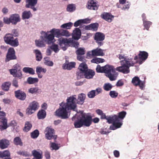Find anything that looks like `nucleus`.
Instances as JSON below:
<instances>
[{"label":"nucleus","mask_w":159,"mask_h":159,"mask_svg":"<svg viewBox=\"0 0 159 159\" xmlns=\"http://www.w3.org/2000/svg\"><path fill=\"white\" fill-rule=\"evenodd\" d=\"M50 146L52 148V150H57L59 148V147L58 146V144H56L55 143L51 142L50 143Z\"/></svg>","instance_id":"60"},{"label":"nucleus","mask_w":159,"mask_h":159,"mask_svg":"<svg viewBox=\"0 0 159 159\" xmlns=\"http://www.w3.org/2000/svg\"><path fill=\"white\" fill-rule=\"evenodd\" d=\"M10 34H7L4 37L5 42L8 44H9L14 38Z\"/></svg>","instance_id":"29"},{"label":"nucleus","mask_w":159,"mask_h":159,"mask_svg":"<svg viewBox=\"0 0 159 159\" xmlns=\"http://www.w3.org/2000/svg\"><path fill=\"white\" fill-rule=\"evenodd\" d=\"M61 107L56 111V115L62 119H66L68 118L70 115V109L63 104L62 102L60 104Z\"/></svg>","instance_id":"4"},{"label":"nucleus","mask_w":159,"mask_h":159,"mask_svg":"<svg viewBox=\"0 0 159 159\" xmlns=\"http://www.w3.org/2000/svg\"><path fill=\"white\" fill-rule=\"evenodd\" d=\"M0 158L3 159H11L9 151L7 150L0 151Z\"/></svg>","instance_id":"20"},{"label":"nucleus","mask_w":159,"mask_h":159,"mask_svg":"<svg viewBox=\"0 0 159 159\" xmlns=\"http://www.w3.org/2000/svg\"><path fill=\"white\" fill-rule=\"evenodd\" d=\"M98 23H94L91 24L89 25L85 26V29L88 30H92L94 31H96L98 29Z\"/></svg>","instance_id":"22"},{"label":"nucleus","mask_w":159,"mask_h":159,"mask_svg":"<svg viewBox=\"0 0 159 159\" xmlns=\"http://www.w3.org/2000/svg\"><path fill=\"white\" fill-rule=\"evenodd\" d=\"M81 35V32L79 28H76L73 30L72 34V38L75 40H78Z\"/></svg>","instance_id":"19"},{"label":"nucleus","mask_w":159,"mask_h":159,"mask_svg":"<svg viewBox=\"0 0 159 159\" xmlns=\"http://www.w3.org/2000/svg\"><path fill=\"white\" fill-rule=\"evenodd\" d=\"M47 70L46 68H43L41 67L37 66L36 68V72L39 73L42 72L45 73L46 72Z\"/></svg>","instance_id":"55"},{"label":"nucleus","mask_w":159,"mask_h":159,"mask_svg":"<svg viewBox=\"0 0 159 159\" xmlns=\"http://www.w3.org/2000/svg\"><path fill=\"white\" fill-rule=\"evenodd\" d=\"M11 22L12 25H16L20 20V17L18 14H15L10 16Z\"/></svg>","instance_id":"15"},{"label":"nucleus","mask_w":159,"mask_h":159,"mask_svg":"<svg viewBox=\"0 0 159 159\" xmlns=\"http://www.w3.org/2000/svg\"><path fill=\"white\" fill-rule=\"evenodd\" d=\"M72 39H67L61 38L58 39V43L63 51L66 50L70 46V43L72 42Z\"/></svg>","instance_id":"8"},{"label":"nucleus","mask_w":159,"mask_h":159,"mask_svg":"<svg viewBox=\"0 0 159 159\" xmlns=\"http://www.w3.org/2000/svg\"><path fill=\"white\" fill-rule=\"evenodd\" d=\"M23 71L25 73H29L31 75L35 74L34 70L32 68L25 67L23 68Z\"/></svg>","instance_id":"37"},{"label":"nucleus","mask_w":159,"mask_h":159,"mask_svg":"<svg viewBox=\"0 0 159 159\" xmlns=\"http://www.w3.org/2000/svg\"><path fill=\"white\" fill-rule=\"evenodd\" d=\"M75 63L74 62H71L68 64H65L63 66V68L64 69L70 70L72 68L75 67Z\"/></svg>","instance_id":"30"},{"label":"nucleus","mask_w":159,"mask_h":159,"mask_svg":"<svg viewBox=\"0 0 159 159\" xmlns=\"http://www.w3.org/2000/svg\"><path fill=\"white\" fill-rule=\"evenodd\" d=\"M117 67L115 69L113 66L109 65L107 68V70L105 72L106 75L111 81H114L116 80L118 73L116 72V70H116Z\"/></svg>","instance_id":"6"},{"label":"nucleus","mask_w":159,"mask_h":159,"mask_svg":"<svg viewBox=\"0 0 159 159\" xmlns=\"http://www.w3.org/2000/svg\"><path fill=\"white\" fill-rule=\"evenodd\" d=\"M109 65H107L103 66H101L98 65L97 66L96 68V70L98 73H104L105 74V72L107 70V68L108 67Z\"/></svg>","instance_id":"26"},{"label":"nucleus","mask_w":159,"mask_h":159,"mask_svg":"<svg viewBox=\"0 0 159 159\" xmlns=\"http://www.w3.org/2000/svg\"><path fill=\"white\" fill-rule=\"evenodd\" d=\"M88 97L89 98H93L96 95V93L93 90H92L88 93Z\"/></svg>","instance_id":"59"},{"label":"nucleus","mask_w":159,"mask_h":159,"mask_svg":"<svg viewBox=\"0 0 159 159\" xmlns=\"http://www.w3.org/2000/svg\"><path fill=\"white\" fill-rule=\"evenodd\" d=\"M76 9V7L75 4H71L68 5L67 7V11L69 12H72L75 11Z\"/></svg>","instance_id":"43"},{"label":"nucleus","mask_w":159,"mask_h":159,"mask_svg":"<svg viewBox=\"0 0 159 159\" xmlns=\"http://www.w3.org/2000/svg\"><path fill=\"white\" fill-rule=\"evenodd\" d=\"M98 3L93 0L89 1L87 6V7L88 9L94 10H97L98 8Z\"/></svg>","instance_id":"16"},{"label":"nucleus","mask_w":159,"mask_h":159,"mask_svg":"<svg viewBox=\"0 0 159 159\" xmlns=\"http://www.w3.org/2000/svg\"><path fill=\"white\" fill-rule=\"evenodd\" d=\"M14 77H18L20 79L22 78V73L20 70L16 71L14 72L11 73Z\"/></svg>","instance_id":"38"},{"label":"nucleus","mask_w":159,"mask_h":159,"mask_svg":"<svg viewBox=\"0 0 159 159\" xmlns=\"http://www.w3.org/2000/svg\"><path fill=\"white\" fill-rule=\"evenodd\" d=\"M16 58L14 49L13 48H10L7 54L5 61L7 62L11 60L16 59Z\"/></svg>","instance_id":"12"},{"label":"nucleus","mask_w":159,"mask_h":159,"mask_svg":"<svg viewBox=\"0 0 159 159\" xmlns=\"http://www.w3.org/2000/svg\"><path fill=\"white\" fill-rule=\"evenodd\" d=\"M78 69L80 71L84 72V73L88 69L87 65L85 63L80 64L79 66Z\"/></svg>","instance_id":"33"},{"label":"nucleus","mask_w":159,"mask_h":159,"mask_svg":"<svg viewBox=\"0 0 159 159\" xmlns=\"http://www.w3.org/2000/svg\"><path fill=\"white\" fill-rule=\"evenodd\" d=\"M103 50L101 48H97L96 49L93 50V53L94 56H101L104 55L103 52Z\"/></svg>","instance_id":"25"},{"label":"nucleus","mask_w":159,"mask_h":159,"mask_svg":"<svg viewBox=\"0 0 159 159\" xmlns=\"http://www.w3.org/2000/svg\"><path fill=\"white\" fill-rule=\"evenodd\" d=\"M61 29L53 28L47 32L42 31L41 34L44 41L48 44H50L54 43L56 40L55 36L59 38L61 37Z\"/></svg>","instance_id":"2"},{"label":"nucleus","mask_w":159,"mask_h":159,"mask_svg":"<svg viewBox=\"0 0 159 159\" xmlns=\"http://www.w3.org/2000/svg\"><path fill=\"white\" fill-rule=\"evenodd\" d=\"M7 120L5 118V117L2 120H0V126H1L3 129H5L7 128Z\"/></svg>","instance_id":"34"},{"label":"nucleus","mask_w":159,"mask_h":159,"mask_svg":"<svg viewBox=\"0 0 159 159\" xmlns=\"http://www.w3.org/2000/svg\"><path fill=\"white\" fill-rule=\"evenodd\" d=\"M86 97L85 95L83 93H81L78 95L77 99H76V103L80 105H82L84 102Z\"/></svg>","instance_id":"24"},{"label":"nucleus","mask_w":159,"mask_h":159,"mask_svg":"<svg viewBox=\"0 0 159 159\" xmlns=\"http://www.w3.org/2000/svg\"><path fill=\"white\" fill-rule=\"evenodd\" d=\"M73 24L71 22L64 23L60 27L63 29H70L73 25Z\"/></svg>","instance_id":"39"},{"label":"nucleus","mask_w":159,"mask_h":159,"mask_svg":"<svg viewBox=\"0 0 159 159\" xmlns=\"http://www.w3.org/2000/svg\"><path fill=\"white\" fill-rule=\"evenodd\" d=\"M3 21L7 25L10 24L11 23L10 17L9 18L7 17H4L3 18Z\"/></svg>","instance_id":"64"},{"label":"nucleus","mask_w":159,"mask_h":159,"mask_svg":"<svg viewBox=\"0 0 159 159\" xmlns=\"http://www.w3.org/2000/svg\"><path fill=\"white\" fill-rule=\"evenodd\" d=\"M47 58H44L45 61L44 63L45 65L50 66H52L53 65V63L52 61L47 60L46 59Z\"/></svg>","instance_id":"62"},{"label":"nucleus","mask_w":159,"mask_h":159,"mask_svg":"<svg viewBox=\"0 0 159 159\" xmlns=\"http://www.w3.org/2000/svg\"><path fill=\"white\" fill-rule=\"evenodd\" d=\"M39 134V132L38 130L35 129L31 133V136L33 139L37 138Z\"/></svg>","instance_id":"54"},{"label":"nucleus","mask_w":159,"mask_h":159,"mask_svg":"<svg viewBox=\"0 0 159 159\" xmlns=\"http://www.w3.org/2000/svg\"><path fill=\"white\" fill-rule=\"evenodd\" d=\"M95 75V72L91 69H88L84 73L85 77L87 79L93 78Z\"/></svg>","instance_id":"21"},{"label":"nucleus","mask_w":159,"mask_h":159,"mask_svg":"<svg viewBox=\"0 0 159 159\" xmlns=\"http://www.w3.org/2000/svg\"><path fill=\"white\" fill-rule=\"evenodd\" d=\"M126 114V112L125 111L119 113V116H117L119 118V120H120V119H123L125 117Z\"/></svg>","instance_id":"63"},{"label":"nucleus","mask_w":159,"mask_h":159,"mask_svg":"<svg viewBox=\"0 0 159 159\" xmlns=\"http://www.w3.org/2000/svg\"><path fill=\"white\" fill-rule=\"evenodd\" d=\"M15 94L16 97L21 100H24L26 97L25 93L23 92L20 90L15 91Z\"/></svg>","instance_id":"18"},{"label":"nucleus","mask_w":159,"mask_h":159,"mask_svg":"<svg viewBox=\"0 0 159 159\" xmlns=\"http://www.w3.org/2000/svg\"><path fill=\"white\" fill-rule=\"evenodd\" d=\"M32 14L30 11H25L22 14V18L23 19H28L32 17Z\"/></svg>","instance_id":"31"},{"label":"nucleus","mask_w":159,"mask_h":159,"mask_svg":"<svg viewBox=\"0 0 159 159\" xmlns=\"http://www.w3.org/2000/svg\"><path fill=\"white\" fill-rule=\"evenodd\" d=\"M32 153L33 156L34 157V158L33 159H41L42 158V154L35 150L33 151H32Z\"/></svg>","instance_id":"35"},{"label":"nucleus","mask_w":159,"mask_h":159,"mask_svg":"<svg viewBox=\"0 0 159 159\" xmlns=\"http://www.w3.org/2000/svg\"><path fill=\"white\" fill-rule=\"evenodd\" d=\"M52 45L50 47V49L54 52L55 53H57L60 50L58 45L52 43Z\"/></svg>","instance_id":"50"},{"label":"nucleus","mask_w":159,"mask_h":159,"mask_svg":"<svg viewBox=\"0 0 159 159\" xmlns=\"http://www.w3.org/2000/svg\"><path fill=\"white\" fill-rule=\"evenodd\" d=\"M39 81L38 79L37 78L29 77L27 78V82L29 84H33L37 83Z\"/></svg>","instance_id":"40"},{"label":"nucleus","mask_w":159,"mask_h":159,"mask_svg":"<svg viewBox=\"0 0 159 159\" xmlns=\"http://www.w3.org/2000/svg\"><path fill=\"white\" fill-rule=\"evenodd\" d=\"M77 117H78V120L75 122L74 125L76 128H80L84 125L81 118H80L79 116H76L75 118Z\"/></svg>","instance_id":"28"},{"label":"nucleus","mask_w":159,"mask_h":159,"mask_svg":"<svg viewBox=\"0 0 159 159\" xmlns=\"http://www.w3.org/2000/svg\"><path fill=\"white\" fill-rule=\"evenodd\" d=\"M94 38L98 46H100L103 44V41L105 39V35L103 33L97 32L95 34Z\"/></svg>","instance_id":"10"},{"label":"nucleus","mask_w":159,"mask_h":159,"mask_svg":"<svg viewBox=\"0 0 159 159\" xmlns=\"http://www.w3.org/2000/svg\"><path fill=\"white\" fill-rule=\"evenodd\" d=\"M9 145V142L6 139H4L0 140V148L2 149L7 148Z\"/></svg>","instance_id":"23"},{"label":"nucleus","mask_w":159,"mask_h":159,"mask_svg":"<svg viewBox=\"0 0 159 159\" xmlns=\"http://www.w3.org/2000/svg\"><path fill=\"white\" fill-rule=\"evenodd\" d=\"M17 154L25 157H29L30 155V153L25 151H18L17 152Z\"/></svg>","instance_id":"56"},{"label":"nucleus","mask_w":159,"mask_h":159,"mask_svg":"<svg viewBox=\"0 0 159 159\" xmlns=\"http://www.w3.org/2000/svg\"><path fill=\"white\" fill-rule=\"evenodd\" d=\"M32 127V125L29 121H26L25 122V126L23 129V130L26 132L29 131Z\"/></svg>","instance_id":"44"},{"label":"nucleus","mask_w":159,"mask_h":159,"mask_svg":"<svg viewBox=\"0 0 159 159\" xmlns=\"http://www.w3.org/2000/svg\"><path fill=\"white\" fill-rule=\"evenodd\" d=\"M11 83L9 82H6L3 83L1 86L2 90L5 91H7L9 90Z\"/></svg>","instance_id":"36"},{"label":"nucleus","mask_w":159,"mask_h":159,"mask_svg":"<svg viewBox=\"0 0 159 159\" xmlns=\"http://www.w3.org/2000/svg\"><path fill=\"white\" fill-rule=\"evenodd\" d=\"M14 143L16 145L22 146L23 145L21 139L19 137L15 138L13 140Z\"/></svg>","instance_id":"47"},{"label":"nucleus","mask_w":159,"mask_h":159,"mask_svg":"<svg viewBox=\"0 0 159 159\" xmlns=\"http://www.w3.org/2000/svg\"><path fill=\"white\" fill-rule=\"evenodd\" d=\"M25 2L26 3L25 5L26 8H30L34 11H37V9L34 6L37 3L38 0H26Z\"/></svg>","instance_id":"13"},{"label":"nucleus","mask_w":159,"mask_h":159,"mask_svg":"<svg viewBox=\"0 0 159 159\" xmlns=\"http://www.w3.org/2000/svg\"><path fill=\"white\" fill-rule=\"evenodd\" d=\"M37 116L39 119H44L46 116V112L43 110H40L38 112Z\"/></svg>","instance_id":"32"},{"label":"nucleus","mask_w":159,"mask_h":159,"mask_svg":"<svg viewBox=\"0 0 159 159\" xmlns=\"http://www.w3.org/2000/svg\"><path fill=\"white\" fill-rule=\"evenodd\" d=\"M76 75L78 79L83 78L84 76V72L79 70L77 72Z\"/></svg>","instance_id":"58"},{"label":"nucleus","mask_w":159,"mask_h":159,"mask_svg":"<svg viewBox=\"0 0 159 159\" xmlns=\"http://www.w3.org/2000/svg\"><path fill=\"white\" fill-rule=\"evenodd\" d=\"M76 116H79L80 118H81L84 125L89 127L91 125L92 121V117L87 114L84 113V111H80L79 112H77L72 117V120H74Z\"/></svg>","instance_id":"3"},{"label":"nucleus","mask_w":159,"mask_h":159,"mask_svg":"<svg viewBox=\"0 0 159 159\" xmlns=\"http://www.w3.org/2000/svg\"><path fill=\"white\" fill-rule=\"evenodd\" d=\"M76 95H73L68 97L66 99V102L63 104L66 106L68 109H72L74 111H75L77 106L76 102Z\"/></svg>","instance_id":"7"},{"label":"nucleus","mask_w":159,"mask_h":159,"mask_svg":"<svg viewBox=\"0 0 159 159\" xmlns=\"http://www.w3.org/2000/svg\"><path fill=\"white\" fill-rule=\"evenodd\" d=\"M101 16L102 18L109 22H111L114 17V16L110 13L105 12L102 13Z\"/></svg>","instance_id":"17"},{"label":"nucleus","mask_w":159,"mask_h":159,"mask_svg":"<svg viewBox=\"0 0 159 159\" xmlns=\"http://www.w3.org/2000/svg\"><path fill=\"white\" fill-rule=\"evenodd\" d=\"M34 52L35 53L36 60L38 61H40L42 58L40 51L39 50L37 49L35 50Z\"/></svg>","instance_id":"41"},{"label":"nucleus","mask_w":159,"mask_h":159,"mask_svg":"<svg viewBox=\"0 0 159 159\" xmlns=\"http://www.w3.org/2000/svg\"><path fill=\"white\" fill-rule=\"evenodd\" d=\"M70 35V34L68 30H66L61 29V37L65 36L68 37Z\"/></svg>","instance_id":"49"},{"label":"nucleus","mask_w":159,"mask_h":159,"mask_svg":"<svg viewBox=\"0 0 159 159\" xmlns=\"http://www.w3.org/2000/svg\"><path fill=\"white\" fill-rule=\"evenodd\" d=\"M20 70L21 68L20 65L18 64H16L13 66V69L9 70V71L11 74Z\"/></svg>","instance_id":"45"},{"label":"nucleus","mask_w":159,"mask_h":159,"mask_svg":"<svg viewBox=\"0 0 159 159\" xmlns=\"http://www.w3.org/2000/svg\"><path fill=\"white\" fill-rule=\"evenodd\" d=\"M29 92L32 94L40 93L41 91L37 87L31 88L29 89Z\"/></svg>","instance_id":"42"},{"label":"nucleus","mask_w":159,"mask_h":159,"mask_svg":"<svg viewBox=\"0 0 159 159\" xmlns=\"http://www.w3.org/2000/svg\"><path fill=\"white\" fill-rule=\"evenodd\" d=\"M139 57L136 56L134 59L128 58L124 54L118 56L121 66L118 67L116 70L123 74H128L130 72L129 67L134 66L137 63L142 64L147 58L148 53L145 51H140Z\"/></svg>","instance_id":"1"},{"label":"nucleus","mask_w":159,"mask_h":159,"mask_svg":"<svg viewBox=\"0 0 159 159\" xmlns=\"http://www.w3.org/2000/svg\"><path fill=\"white\" fill-rule=\"evenodd\" d=\"M107 122L109 124L113 123V125L110 126V129L111 130H115L120 127L122 123L120 121L119 118L117 116L114 115L107 117Z\"/></svg>","instance_id":"5"},{"label":"nucleus","mask_w":159,"mask_h":159,"mask_svg":"<svg viewBox=\"0 0 159 159\" xmlns=\"http://www.w3.org/2000/svg\"><path fill=\"white\" fill-rule=\"evenodd\" d=\"M10 35L14 37H18L19 36V32L17 29H14L11 30V33Z\"/></svg>","instance_id":"57"},{"label":"nucleus","mask_w":159,"mask_h":159,"mask_svg":"<svg viewBox=\"0 0 159 159\" xmlns=\"http://www.w3.org/2000/svg\"><path fill=\"white\" fill-rule=\"evenodd\" d=\"M39 106L38 103L36 101H34L30 104L29 107L26 110V112L28 115L33 113L39 108Z\"/></svg>","instance_id":"9"},{"label":"nucleus","mask_w":159,"mask_h":159,"mask_svg":"<svg viewBox=\"0 0 159 159\" xmlns=\"http://www.w3.org/2000/svg\"><path fill=\"white\" fill-rule=\"evenodd\" d=\"M77 55H84L85 53V50L84 48H79L77 49L76 52Z\"/></svg>","instance_id":"51"},{"label":"nucleus","mask_w":159,"mask_h":159,"mask_svg":"<svg viewBox=\"0 0 159 159\" xmlns=\"http://www.w3.org/2000/svg\"><path fill=\"white\" fill-rule=\"evenodd\" d=\"M9 45L13 47H16L18 46L19 45L18 39L17 38H16L14 39L13 38V39L12 40Z\"/></svg>","instance_id":"46"},{"label":"nucleus","mask_w":159,"mask_h":159,"mask_svg":"<svg viewBox=\"0 0 159 159\" xmlns=\"http://www.w3.org/2000/svg\"><path fill=\"white\" fill-rule=\"evenodd\" d=\"M104 61V60L103 59L101 58H96L92 59L91 61V62L92 63L98 64L100 63L103 62Z\"/></svg>","instance_id":"52"},{"label":"nucleus","mask_w":159,"mask_h":159,"mask_svg":"<svg viewBox=\"0 0 159 159\" xmlns=\"http://www.w3.org/2000/svg\"><path fill=\"white\" fill-rule=\"evenodd\" d=\"M35 43L36 45L39 47H42L45 46V44L44 43L43 40H39L35 41Z\"/></svg>","instance_id":"53"},{"label":"nucleus","mask_w":159,"mask_h":159,"mask_svg":"<svg viewBox=\"0 0 159 159\" xmlns=\"http://www.w3.org/2000/svg\"><path fill=\"white\" fill-rule=\"evenodd\" d=\"M118 93L115 91H111L109 93V95L112 98H115L118 96Z\"/></svg>","instance_id":"61"},{"label":"nucleus","mask_w":159,"mask_h":159,"mask_svg":"<svg viewBox=\"0 0 159 159\" xmlns=\"http://www.w3.org/2000/svg\"><path fill=\"white\" fill-rule=\"evenodd\" d=\"M142 17L143 21L144 26L146 30H148L150 26L151 25V22L149 21H147L145 20L146 17L144 14H143L142 15Z\"/></svg>","instance_id":"27"},{"label":"nucleus","mask_w":159,"mask_h":159,"mask_svg":"<svg viewBox=\"0 0 159 159\" xmlns=\"http://www.w3.org/2000/svg\"><path fill=\"white\" fill-rule=\"evenodd\" d=\"M45 133L46 138L48 139L55 140L57 139V136L54 135V130L51 128L47 127L45 129Z\"/></svg>","instance_id":"11"},{"label":"nucleus","mask_w":159,"mask_h":159,"mask_svg":"<svg viewBox=\"0 0 159 159\" xmlns=\"http://www.w3.org/2000/svg\"><path fill=\"white\" fill-rule=\"evenodd\" d=\"M132 82L134 85L136 86L139 85L141 89H142L144 87V82L140 80L137 76H135L133 78Z\"/></svg>","instance_id":"14"},{"label":"nucleus","mask_w":159,"mask_h":159,"mask_svg":"<svg viewBox=\"0 0 159 159\" xmlns=\"http://www.w3.org/2000/svg\"><path fill=\"white\" fill-rule=\"evenodd\" d=\"M112 85L109 83H105L103 86V89L106 91H108L111 89L112 87Z\"/></svg>","instance_id":"48"}]
</instances>
